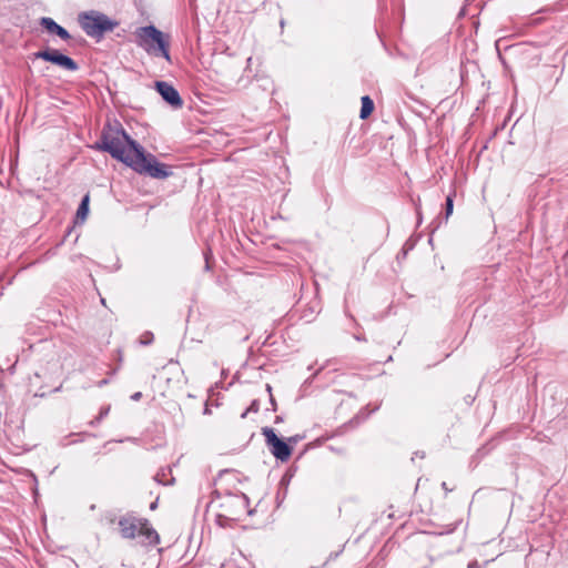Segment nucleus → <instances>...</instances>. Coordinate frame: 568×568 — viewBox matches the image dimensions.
<instances>
[{
  "instance_id": "1",
  "label": "nucleus",
  "mask_w": 568,
  "mask_h": 568,
  "mask_svg": "<svg viewBox=\"0 0 568 568\" xmlns=\"http://www.w3.org/2000/svg\"><path fill=\"white\" fill-rule=\"evenodd\" d=\"M92 148L109 153L139 174L158 180L172 175L170 168L159 162L155 155L145 153L144 148L133 140L118 121H108L104 124L100 139Z\"/></svg>"
},
{
  "instance_id": "2",
  "label": "nucleus",
  "mask_w": 568,
  "mask_h": 568,
  "mask_svg": "<svg viewBox=\"0 0 568 568\" xmlns=\"http://www.w3.org/2000/svg\"><path fill=\"white\" fill-rule=\"evenodd\" d=\"M135 44L144 50L150 57L162 58L172 63L170 53L171 36L164 33L153 24L139 27L134 31Z\"/></svg>"
},
{
  "instance_id": "3",
  "label": "nucleus",
  "mask_w": 568,
  "mask_h": 568,
  "mask_svg": "<svg viewBox=\"0 0 568 568\" xmlns=\"http://www.w3.org/2000/svg\"><path fill=\"white\" fill-rule=\"evenodd\" d=\"M120 536L123 539L141 538L144 546H155L160 542V536L156 530L150 526L145 518H139L133 513H126L118 520Z\"/></svg>"
},
{
  "instance_id": "4",
  "label": "nucleus",
  "mask_w": 568,
  "mask_h": 568,
  "mask_svg": "<svg viewBox=\"0 0 568 568\" xmlns=\"http://www.w3.org/2000/svg\"><path fill=\"white\" fill-rule=\"evenodd\" d=\"M78 23L82 31L97 42H100L106 33L112 32L119 26L118 20L93 9L80 12Z\"/></svg>"
},
{
  "instance_id": "5",
  "label": "nucleus",
  "mask_w": 568,
  "mask_h": 568,
  "mask_svg": "<svg viewBox=\"0 0 568 568\" xmlns=\"http://www.w3.org/2000/svg\"><path fill=\"white\" fill-rule=\"evenodd\" d=\"M32 55L33 59L50 62L65 71L75 72L79 70L78 62L71 57L62 53L58 49L47 47L42 50L34 52Z\"/></svg>"
},
{
  "instance_id": "6",
  "label": "nucleus",
  "mask_w": 568,
  "mask_h": 568,
  "mask_svg": "<svg viewBox=\"0 0 568 568\" xmlns=\"http://www.w3.org/2000/svg\"><path fill=\"white\" fill-rule=\"evenodd\" d=\"M265 443L272 455L281 462H287L292 455V446L287 442L280 438L275 430L271 427L262 428Z\"/></svg>"
},
{
  "instance_id": "7",
  "label": "nucleus",
  "mask_w": 568,
  "mask_h": 568,
  "mask_svg": "<svg viewBox=\"0 0 568 568\" xmlns=\"http://www.w3.org/2000/svg\"><path fill=\"white\" fill-rule=\"evenodd\" d=\"M155 89L161 98L170 104L173 109H180L183 105V100L179 91L165 81H156Z\"/></svg>"
},
{
  "instance_id": "8",
  "label": "nucleus",
  "mask_w": 568,
  "mask_h": 568,
  "mask_svg": "<svg viewBox=\"0 0 568 568\" xmlns=\"http://www.w3.org/2000/svg\"><path fill=\"white\" fill-rule=\"evenodd\" d=\"M39 24L47 30L50 34H55L63 41H69L71 39L70 32L59 23H57L52 18L50 17H42L39 20Z\"/></svg>"
},
{
  "instance_id": "9",
  "label": "nucleus",
  "mask_w": 568,
  "mask_h": 568,
  "mask_svg": "<svg viewBox=\"0 0 568 568\" xmlns=\"http://www.w3.org/2000/svg\"><path fill=\"white\" fill-rule=\"evenodd\" d=\"M89 203H90V195L89 193L85 194L80 204H79V207L77 210V214H75V222L78 221H81V222H84L88 214H89Z\"/></svg>"
},
{
  "instance_id": "10",
  "label": "nucleus",
  "mask_w": 568,
  "mask_h": 568,
  "mask_svg": "<svg viewBox=\"0 0 568 568\" xmlns=\"http://www.w3.org/2000/svg\"><path fill=\"white\" fill-rule=\"evenodd\" d=\"M374 111V102L368 95L362 97V106L359 111V118L366 119L368 118Z\"/></svg>"
},
{
  "instance_id": "11",
  "label": "nucleus",
  "mask_w": 568,
  "mask_h": 568,
  "mask_svg": "<svg viewBox=\"0 0 568 568\" xmlns=\"http://www.w3.org/2000/svg\"><path fill=\"white\" fill-rule=\"evenodd\" d=\"M378 408L379 405H376L373 408H369V405H367L366 407L359 410V413L354 417L352 423L355 422L356 424H359L362 420L366 419L372 413L376 412Z\"/></svg>"
},
{
  "instance_id": "12",
  "label": "nucleus",
  "mask_w": 568,
  "mask_h": 568,
  "mask_svg": "<svg viewBox=\"0 0 568 568\" xmlns=\"http://www.w3.org/2000/svg\"><path fill=\"white\" fill-rule=\"evenodd\" d=\"M454 210V199L453 194L447 195L445 201V219L448 220V217L452 215Z\"/></svg>"
},
{
  "instance_id": "13",
  "label": "nucleus",
  "mask_w": 568,
  "mask_h": 568,
  "mask_svg": "<svg viewBox=\"0 0 568 568\" xmlns=\"http://www.w3.org/2000/svg\"><path fill=\"white\" fill-rule=\"evenodd\" d=\"M110 412V406L102 407L99 415L90 422L91 426H97L104 417L108 416Z\"/></svg>"
},
{
  "instance_id": "14",
  "label": "nucleus",
  "mask_w": 568,
  "mask_h": 568,
  "mask_svg": "<svg viewBox=\"0 0 568 568\" xmlns=\"http://www.w3.org/2000/svg\"><path fill=\"white\" fill-rule=\"evenodd\" d=\"M118 520L119 518L113 511H106L102 517V521H104L106 525H114L115 523L118 524Z\"/></svg>"
},
{
  "instance_id": "15",
  "label": "nucleus",
  "mask_w": 568,
  "mask_h": 568,
  "mask_svg": "<svg viewBox=\"0 0 568 568\" xmlns=\"http://www.w3.org/2000/svg\"><path fill=\"white\" fill-rule=\"evenodd\" d=\"M260 409V403L257 399H254L248 408L241 415L242 418H245L248 413H256Z\"/></svg>"
},
{
  "instance_id": "16",
  "label": "nucleus",
  "mask_w": 568,
  "mask_h": 568,
  "mask_svg": "<svg viewBox=\"0 0 568 568\" xmlns=\"http://www.w3.org/2000/svg\"><path fill=\"white\" fill-rule=\"evenodd\" d=\"M343 550H344V546H343L341 549H338L337 551H332V552L328 555L327 559L325 560L324 565H326V564H328L329 561H333V560H335L336 558H338V557H339V555L343 552Z\"/></svg>"
},
{
  "instance_id": "17",
  "label": "nucleus",
  "mask_w": 568,
  "mask_h": 568,
  "mask_svg": "<svg viewBox=\"0 0 568 568\" xmlns=\"http://www.w3.org/2000/svg\"><path fill=\"white\" fill-rule=\"evenodd\" d=\"M303 438H304L303 436L294 435V436L288 437L286 442L288 443V445L292 446V445L297 444Z\"/></svg>"
},
{
  "instance_id": "18",
  "label": "nucleus",
  "mask_w": 568,
  "mask_h": 568,
  "mask_svg": "<svg viewBox=\"0 0 568 568\" xmlns=\"http://www.w3.org/2000/svg\"><path fill=\"white\" fill-rule=\"evenodd\" d=\"M153 339V334L152 333H146V337L144 341H142L141 343L144 344V345H148L152 342Z\"/></svg>"
},
{
  "instance_id": "19",
  "label": "nucleus",
  "mask_w": 568,
  "mask_h": 568,
  "mask_svg": "<svg viewBox=\"0 0 568 568\" xmlns=\"http://www.w3.org/2000/svg\"><path fill=\"white\" fill-rule=\"evenodd\" d=\"M17 363H18V358L8 367L7 371L9 372L10 375L14 374Z\"/></svg>"
},
{
  "instance_id": "20",
  "label": "nucleus",
  "mask_w": 568,
  "mask_h": 568,
  "mask_svg": "<svg viewBox=\"0 0 568 568\" xmlns=\"http://www.w3.org/2000/svg\"><path fill=\"white\" fill-rule=\"evenodd\" d=\"M467 568H480V564L477 560H471L468 562Z\"/></svg>"
},
{
  "instance_id": "21",
  "label": "nucleus",
  "mask_w": 568,
  "mask_h": 568,
  "mask_svg": "<svg viewBox=\"0 0 568 568\" xmlns=\"http://www.w3.org/2000/svg\"><path fill=\"white\" fill-rule=\"evenodd\" d=\"M353 337L358 342H366V337L359 333L354 334Z\"/></svg>"
},
{
  "instance_id": "22",
  "label": "nucleus",
  "mask_w": 568,
  "mask_h": 568,
  "mask_svg": "<svg viewBox=\"0 0 568 568\" xmlns=\"http://www.w3.org/2000/svg\"><path fill=\"white\" fill-rule=\"evenodd\" d=\"M266 390L270 393V402H271V404L273 406H275V399L273 398L272 393H271V390H272L271 385L266 384Z\"/></svg>"
},
{
  "instance_id": "23",
  "label": "nucleus",
  "mask_w": 568,
  "mask_h": 568,
  "mask_svg": "<svg viewBox=\"0 0 568 568\" xmlns=\"http://www.w3.org/2000/svg\"><path fill=\"white\" fill-rule=\"evenodd\" d=\"M141 397H142V393H141V392H136V393H134V394H132V395H131V399H132V400H135V402H136V400H140V399H141Z\"/></svg>"
},
{
  "instance_id": "24",
  "label": "nucleus",
  "mask_w": 568,
  "mask_h": 568,
  "mask_svg": "<svg viewBox=\"0 0 568 568\" xmlns=\"http://www.w3.org/2000/svg\"><path fill=\"white\" fill-rule=\"evenodd\" d=\"M209 254H210V252H205V253H204V257H205V270H206V271H209V270H210Z\"/></svg>"
},
{
  "instance_id": "25",
  "label": "nucleus",
  "mask_w": 568,
  "mask_h": 568,
  "mask_svg": "<svg viewBox=\"0 0 568 568\" xmlns=\"http://www.w3.org/2000/svg\"><path fill=\"white\" fill-rule=\"evenodd\" d=\"M442 488L445 490V491H450L452 489H449L447 487V484L445 481L442 483Z\"/></svg>"
},
{
  "instance_id": "26",
  "label": "nucleus",
  "mask_w": 568,
  "mask_h": 568,
  "mask_svg": "<svg viewBox=\"0 0 568 568\" xmlns=\"http://www.w3.org/2000/svg\"><path fill=\"white\" fill-rule=\"evenodd\" d=\"M44 375H45V373H44V374H41V373H40V372H38V371H37V372H34V377L40 378V377H42V376H44Z\"/></svg>"
},
{
  "instance_id": "27",
  "label": "nucleus",
  "mask_w": 568,
  "mask_h": 568,
  "mask_svg": "<svg viewBox=\"0 0 568 568\" xmlns=\"http://www.w3.org/2000/svg\"><path fill=\"white\" fill-rule=\"evenodd\" d=\"M150 508H151L152 510H153V509H155V508H156V501L152 503V504H151V506H150Z\"/></svg>"
},
{
  "instance_id": "28",
  "label": "nucleus",
  "mask_w": 568,
  "mask_h": 568,
  "mask_svg": "<svg viewBox=\"0 0 568 568\" xmlns=\"http://www.w3.org/2000/svg\"><path fill=\"white\" fill-rule=\"evenodd\" d=\"M106 384V379H102L99 385L102 386V385H105Z\"/></svg>"
},
{
  "instance_id": "29",
  "label": "nucleus",
  "mask_w": 568,
  "mask_h": 568,
  "mask_svg": "<svg viewBox=\"0 0 568 568\" xmlns=\"http://www.w3.org/2000/svg\"><path fill=\"white\" fill-rule=\"evenodd\" d=\"M416 455H417L418 457H420V458H424V457H425V454H424V453H422V454L416 453Z\"/></svg>"
},
{
  "instance_id": "30",
  "label": "nucleus",
  "mask_w": 568,
  "mask_h": 568,
  "mask_svg": "<svg viewBox=\"0 0 568 568\" xmlns=\"http://www.w3.org/2000/svg\"><path fill=\"white\" fill-rule=\"evenodd\" d=\"M280 24H281V28H284L285 21L282 19V20L280 21Z\"/></svg>"
},
{
  "instance_id": "31",
  "label": "nucleus",
  "mask_w": 568,
  "mask_h": 568,
  "mask_svg": "<svg viewBox=\"0 0 568 568\" xmlns=\"http://www.w3.org/2000/svg\"><path fill=\"white\" fill-rule=\"evenodd\" d=\"M417 216H418V223H420V212L417 211Z\"/></svg>"
},
{
  "instance_id": "32",
  "label": "nucleus",
  "mask_w": 568,
  "mask_h": 568,
  "mask_svg": "<svg viewBox=\"0 0 568 568\" xmlns=\"http://www.w3.org/2000/svg\"><path fill=\"white\" fill-rule=\"evenodd\" d=\"M353 323H355L356 327H361L359 324L356 322V320H353Z\"/></svg>"
},
{
  "instance_id": "33",
  "label": "nucleus",
  "mask_w": 568,
  "mask_h": 568,
  "mask_svg": "<svg viewBox=\"0 0 568 568\" xmlns=\"http://www.w3.org/2000/svg\"><path fill=\"white\" fill-rule=\"evenodd\" d=\"M353 323H355L356 327H361L359 324L356 322V320H353Z\"/></svg>"
},
{
  "instance_id": "34",
  "label": "nucleus",
  "mask_w": 568,
  "mask_h": 568,
  "mask_svg": "<svg viewBox=\"0 0 568 568\" xmlns=\"http://www.w3.org/2000/svg\"><path fill=\"white\" fill-rule=\"evenodd\" d=\"M4 372V368L2 366H0V375L3 374Z\"/></svg>"
},
{
  "instance_id": "35",
  "label": "nucleus",
  "mask_w": 568,
  "mask_h": 568,
  "mask_svg": "<svg viewBox=\"0 0 568 568\" xmlns=\"http://www.w3.org/2000/svg\"><path fill=\"white\" fill-rule=\"evenodd\" d=\"M407 254V250L403 248V255L405 256Z\"/></svg>"
},
{
  "instance_id": "36",
  "label": "nucleus",
  "mask_w": 568,
  "mask_h": 568,
  "mask_svg": "<svg viewBox=\"0 0 568 568\" xmlns=\"http://www.w3.org/2000/svg\"><path fill=\"white\" fill-rule=\"evenodd\" d=\"M2 386H3V385H2V383L0 382V388H2Z\"/></svg>"
}]
</instances>
